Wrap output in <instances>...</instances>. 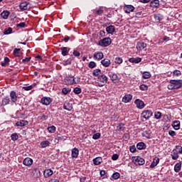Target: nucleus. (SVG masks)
Returning a JSON list of instances; mask_svg holds the SVG:
<instances>
[{
	"label": "nucleus",
	"mask_w": 182,
	"mask_h": 182,
	"mask_svg": "<svg viewBox=\"0 0 182 182\" xmlns=\"http://www.w3.org/2000/svg\"><path fill=\"white\" fill-rule=\"evenodd\" d=\"M69 92H70V88H69V87H64L62 90V93H63V95H68V93H69Z\"/></svg>",
	"instance_id": "obj_50"
},
{
	"label": "nucleus",
	"mask_w": 182,
	"mask_h": 182,
	"mask_svg": "<svg viewBox=\"0 0 182 182\" xmlns=\"http://www.w3.org/2000/svg\"><path fill=\"white\" fill-rule=\"evenodd\" d=\"M112 43V39L110 38H105L102 40H100L98 42L99 46L102 48H106Z\"/></svg>",
	"instance_id": "obj_2"
},
{
	"label": "nucleus",
	"mask_w": 182,
	"mask_h": 182,
	"mask_svg": "<svg viewBox=\"0 0 182 182\" xmlns=\"http://www.w3.org/2000/svg\"><path fill=\"white\" fill-rule=\"evenodd\" d=\"M112 178L114 180H118V178H120V173L119 172H115L112 174Z\"/></svg>",
	"instance_id": "obj_41"
},
{
	"label": "nucleus",
	"mask_w": 182,
	"mask_h": 182,
	"mask_svg": "<svg viewBox=\"0 0 182 182\" xmlns=\"http://www.w3.org/2000/svg\"><path fill=\"white\" fill-rule=\"evenodd\" d=\"M11 139L13 141H16V139H18V134L14 133L11 135Z\"/></svg>",
	"instance_id": "obj_51"
},
{
	"label": "nucleus",
	"mask_w": 182,
	"mask_h": 182,
	"mask_svg": "<svg viewBox=\"0 0 182 182\" xmlns=\"http://www.w3.org/2000/svg\"><path fill=\"white\" fill-rule=\"evenodd\" d=\"M64 110H68V112H70L72 109H73V105L70 104V102H65L63 105Z\"/></svg>",
	"instance_id": "obj_19"
},
{
	"label": "nucleus",
	"mask_w": 182,
	"mask_h": 182,
	"mask_svg": "<svg viewBox=\"0 0 182 182\" xmlns=\"http://www.w3.org/2000/svg\"><path fill=\"white\" fill-rule=\"evenodd\" d=\"M41 103L44 106H49L52 103V98L50 97H43L41 98Z\"/></svg>",
	"instance_id": "obj_3"
},
{
	"label": "nucleus",
	"mask_w": 182,
	"mask_h": 182,
	"mask_svg": "<svg viewBox=\"0 0 182 182\" xmlns=\"http://www.w3.org/2000/svg\"><path fill=\"white\" fill-rule=\"evenodd\" d=\"M176 149L178 150V153H180V154H182V146H176Z\"/></svg>",
	"instance_id": "obj_59"
},
{
	"label": "nucleus",
	"mask_w": 182,
	"mask_h": 182,
	"mask_svg": "<svg viewBox=\"0 0 182 182\" xmlns=\"http://www.w3.org/2000/svg\"><path fill=\"white\" fill-rule=\"evenodd\" d=\"M93 163L95 166H99L100 164H102V163H103V159L100 156L96 157L93 159Z\"/></svg>",
	"instance_id": "obj_22"
},
{
	"label": "nucleus",
	"mask_w": 182,
	"mask_h": 182,
	"mask_svg": "<svg viewBox=\"0 0 182 182\" xmlns=\"http://www.w3.org/2000/svg\"><path fill=\"white\" fill-rule=\"evenodd\" d=\"M104 55H103V53L102 52H95L94 53V59L95 60H102V58H104Z\"/></svg>",
	"instance_id": "obj_7"
},
{
	"label": "nucleus",
	"mask_w": 182,
	"mask_h": 182,
	"mask_svg": "<svg viewBox=\"0 0 182 182\" xmlns=\"http://www.w3.org/2000/svg\"><path fill=\"white\" fill-rule=\"evenodd\" d=\"M40 144L42 149H45L46 147H48L49 144H50V142H49V141H41Z\"/></svg>",
	"instance_id": "obj_40"
},
{
	"label": "nucleus",
	"mask_w": 182,
	"mask_h": 182,
	"mask_svg": "<svg viewBox=\"0 0 182 182\" xmlns=\"http://www.w3.org/2000/svg\"><path fill=\"white\" fill-rule=\"evenodd\" d=\"M173 76H181V71H180L178 70H175L173 72Z\"/></svg>",
	"instance_id": "obj_52"
},
{
	"label": "nucleus",
	"mask_w": 182,
	"mask_h": 182,
	"mask_svg": "<svg viewBox=\"0 0 182 182\" xmlns=\"http://www.w3.org/2000/svg\"><path fill=\"white\" fill-rule=\"evenodd\" d=\"M134 159L135 160V164L136 166H143V164L146 163L144 159L140 156H135Z\"/></svg>",
	"instance_id": "obj_5"
},
{
	"label": "nucleus",
	"mask_w": 182,
	"mask_h": 182,
	"mask_svg": "<svg viewBox=\"0 0 182 182\" xmlns=\"http://www.w3.org/2000/svg\"><path fill=\"white\" fill-rule=\"evenodd\" d=\"M172 127L175 130H180V121L176 120L172 122Z\"/></svg>",
	"instance_id": "obj_28"
},
{
	"label": "nucleus",
	"mask_w": 182,
	"mask_h": 182,
	"mask_svg": "<svg viewBox=\"0 0 182 182\" xmlns=\"http://www.w3.org/2000/svg\"><path fill=\"white\" fill-rule=\"evenodd\" d=\"M117 130H118V132H123V130H124V124H119L117 127Z\"/></svg>",
	"instance_id": "obj_46"
},
{
	"label": "nucleus",
	"mask_w": 182,
	"mask_h": 182,
	"mask_svg": "<svg viewBox=\"0 0 182 182\" xmlns=\"http://www.w3.org/2000/svg\"><path fill=\"white\" fill-rule=\"evenodd\" d=\"M141 116H142V117H144V119H146V120H147V119H150V117H151V116H153V112H151L149 109H146V110H144L141 113Z\"/></svg>",
	"instance_id": "obj_4"
},
{
	"label": "nucleus",
	"mask_w": 182,
	"mask_h": 182,
	"mask_svg": "<svg viewBox=\"0 0 182 182\" xmlns=\"http://www.w3.org/2000/svg\"><path fill=\"white\" fill-rule=\"evenodd\" d=\"M60 50H61V54L63 55V56H66V55H68V53H69V48L67 47L61 48Z\"/></svg>",
	"instance_id": "obj_35"
},
{
	"label": "nucleus",
	"mask_w": 182,
	"mask_h": 182,
	"mask_svg": "<svg viewBox=\"0 0 182 182\" xmlns=\"http://www.w3.org/2000/svg\"><path fill=\"white\" fill-rule=\"evenodd\" d=\"M181 170V163L178 162L174 166V171L178 173Z\"/></svg>",
	"instance_id": "obj_37"
},
{
	"label": "nucleus",
	"mask_w": 182,
	"mask_h": 182,
	"mask_svg": "<svg viewBox=\"0 0 182 182\" xmlns=\"http://www.w3.org/2000/svg\"><path fill=\"white\" fill-rule=\"evenodd\" d=\"M136 149H138V150H144V149H146V144H144V142H139L136 144Z\"/></svg>",
	"instance_id": "obj_34"
},
{
	"label": "nucleus",
	"mask_w": 182,
	"mask_h": 182,
	"mask_svg": "<svg viewBox=\"0 0 182 182\" xmlns=\"http://www.w3.org/2000/svg\"><path fill=\"white\" fill-rule=\"evenodd\" d=\"M159 163H160V159H159V158L154 159L153 162L150 165L151 168H154V167H156V166H157V164H159Z\"/></svg>",
	"instance_id": "obj_32"
},
{
	"label": "nucleus",
	"mask_w": 182,
	"mask_h": 182,
	"mask_svg": "<svg viewBox=\"0 0 182 182\" xmlns=\"http://www.w3.org/2000/svg\"><path fill=\"white\" fill-rule=\"evenodd\" d=\"M32 173L33 177H39L41 176V171H39L38 168H33L32 170Z\"/></svg>",
	"instance_id": "obj_33"
},
{
	"label": "nucleus",
	"mask_w": 182,
	"mask_h": 182,
	"mask_svg": "<svg viewBox=\"0 0 182 182\" xmlns=\"http://www.w3.org/2000/svg\"><path fill=\"white\" fill-rule=\"evenodd\" d=\"M142 136L146 137V139H151V131L146 130L142 132Z\"/></svg>",
	"instance_id": "obj_27"
},
{
	"label": "nucleus",
	"mask_w": 182,
	"mask_h": 182,
	"mask_svg": "<svg viewBox=\"0 0 182 182\" xmlns=\"http://www.w3.org/2000/svg\"><path fill=\"white\" fill-rule=\"evenodd\" d=\"M28 5H29V2L23 1L20 4L19 8L23 11H26V9H28Z\"/></svg>",
	"instance_id": "obj_26"
},
{
	"label": "nucleus",
	"mask_w": 182,
	"mask_h": 182,
	"mask_svg": "<svg viewBox=\"0 0 182 182\" xmlns=\"http://www.w3.org/2000/svg\"><path fill=\"white\" fill-rule=\"evenodd\" d=\"M154 117L156 120L161 119V112H154Z\"/></svg>",
	"instance_id": "obj_44"
},
{
	"label": "nucleus",
	"mask_w": 182,
	"mask_h": 182,
	"mask_svg": "<svg viewBox=\"0 0 182 182\" xmlns=\"http://www.w3.org/2000/svg\"><path fill=\"white\" fill-rule=\"evenodd\" d=\"M28 124L29 122L25 120H20L16 123L17 127H23V126H28Z\"/></svg>",
	"instance_id": "obj_11"
},
{
	"label": "nucleus",
	"mask_w": 182,
	"mask_h": 182,
	"mask_svg": "<svg viewBox=\"0 0 182 182\" xmlns=\"http://www.w3.org/2000/svg\"><path fill=\"white\" fill-rule=\"evenodd\" d=\"M71 156L73 159H77L79 156V149L77 148H74L71 151Z\"/></svg>",
	"instance_id": "obj_15"
},
{
	"label": "nucleus",
	"mask_w": 182,
	"mask_h": 182,
	"mask_svg": "<svg viewBox=\"0 0 182 182\" xmlns=\"http://www.w3.org/2000/svg\"><path fill=\"white\" fill-rule=\"evenodd\" d=\"M133 99V95L130 94L125 95L122 98L124 103H129Z\"/></svg>",
	"instance_id": "obj_9"
},
{
	"label": "nucleus",
	"mask_w": 182,
	"mask_h": 182,
	"mask_svg": "<svg viewBox=\"0 0 182 182\" xmlns=\"http://www.w3.org/2000/svg\"><path fill=\"white\" fill-rule=\"evenodd\" d=\"M20 119H26V115L25 114H20V116H19Z\"/></svg>",
	"instance_id": "obj_64"
},
{
	"label": "nucleus",
	"mask_w": 182,
	"mask_h": 182,
	"mask_svg": "<svg viewBox=\"0 0 182 182\" xmlns=\"http://www.w3.org/2000/svg\"><path fill=\"white\" fill-rule=\"evenodd\" d=\"M108 75L112 82H117L119 80V76L113 72H109Z\"/></svg>",
	"instance_id": "obj_8"
},
{
	"label": "nucleus",
	"mask_w": 182,
	"mask_h": 182,
	"mask_svg": "<svg viewBox=\"0 0 182 182\" xmlns=\"http://www.w3.org/2000/svg\"><path fill=\"white\" fill-rule=\"evenodd\" d=\"M124 11L126 14H130L134 11V6L132 5H127L124 7Z\"/></svg>",
	"instance_id": "obj_13"
},
{
	"label": "nucleus",
	"mask_w": 182,
	"mask_h": 182,
	"mask_svg": "<svg viewBox=\"0 0 182 182\" xmlns=\"http://www.w3.org/2000/svg\"><path fill=\"white\" fill-rule=\"evenodd\" d=\"M98 82H100L101 83H107V77L103 74H101L97 77Z\"/></svg>",
	"instance_id": "obj_16"
},
{
	"label": "nucleus",
	"mask_w": 182,
	"mask_h": 182,
	"mask_svg": "<svg viewBox=\"0 0 182 182\" xmlns=\"http://www.w3.org/2000/svg\"><path fill=\"white\" fill-rule=\"evenodd\" d=\"M75 79V77H67L65 80L68 82V85H75L76 84Z\"/></svg>",
	"instance_id": "obj_25"
},
{
	"label": "nucleus",
	"mask_w": 182,
	"mask_h": 182,
	"mask_svg": "<svg viewBox=\"0 0 182 182\" xmlns=\"http://www.w3.org/2000/svg\"><path fill=\"white\" fill-rule=\"evenodd\" d=\"M30 60H31V57H28V58L23 59V63H26L29 62Z\"/></svg>",
	"instance_id": "obj_63"
},
{
	"label": "nucleus",
	"mask_w": 182,
	"mask_h": 182,
	"mask_svg": "<svg viewBox=\"0 0 182 182\" xmlns=\"http://www.w3.org/2000/svg\"><path fill=\"white\" fill-rule=\"evenodd\" d=\"M143 79H150L151 77V74L150 72H144L142 74Z\"/></svg>",
	"instance_id": "obj_39"
},
{
	"label": "nucleus",
	"mask_w": 182,
	"mask_h": 182,
	"mask_svg": "<svg viewBox=\"0 0 182 182\" xmlns=\"http://www.w3.org/2000/svg\"><path fill=\"white\" fill-rule=\"evenodd\" d=\"M150 5H151V8H158V6H160V1L154 0V1H151Z\"/></svg>",
	"instance_id": "obj_31"
},
{
	"label": "nucleus",
	"mask_w": 182,
	"mask_h": 182,
	"mask_svg": "<svg viewBox=\"0 0 182 182\" xmlns=\"http://www.w3.org/2000/svg\"><path fill=\"white\" fill-rule=\"evenodd\" d=\"M10 97L13 103H15L16 100H18V96L16 95V92L15 91H11L10 92Z\"/></svg>",
	"instance_id": "obj_20"
},
{
	"label": "nucleus",
	"mask_w": 182,
	"mask_h": 182,
	"mask_svg": "<svg viewBox=\"0 0 182 182\" xmlns=\"http://www.w3.org/2000/svg\"><path fill=\"white\" fill-rule=\"evenodd\" d=\"M115 31H116V28L114 26H109L106 28V31L107 32V33L110 35H113Z\"/></svg>",
	"instance_id": "obj_21"
},
{
	"label": "nucleus",
	"mask_w": 182,
	"mask_h": 182,
	"mask_svg": "<svg viewBox=\"0 0 182 182\" xmlns=\"http://www.w3.org/2000/svg\"><path fill=\"white\" fill-rule=\"evenodd\" d=\"M16 26L17 28H25V26H26V23H25V22H21L20 23L16 24Z\"/></svg>",
	"instance_id": "obj_56"
},
{
	"label": "nucleus",
	"mask_w": 182,
	"mask_h": 182,
	"mask_svg": "<svg viewBox=\"0 0 182 182\" xmlns=\"http://www.w3.org/2000/svg\"><path fill=\"white\" fill-rule=\"evenodd\" d=\"M171 156L172 160H177L179 157L178 151H177L176 149H173L172 152H171Z\"/></svg>",
	"instance_id": "obj_18"
},
{
	"label": "nucleus",
	"mask_w": 182,
	"mask_h": 182,
	"mask_svg": "<svg viewBox=\"0 0 182 182\" xmlns=\"http://www.w3.org/2000/svg\"><path fill=\"white\" fill-rule=\"evenodd\" d=\"M9 11H4L3 12H1V18H3V19H8V17L9 16Z\"/></svg>",
	"instance_id": "obj_38"
},
{
	"label": "nucleus",
	"mask_w": 182,
	"mask_h": 182,
	"mask_svg": "<svg viewBox=\"0 0 182 182\" xmlns=\"http://www.w3.org/2000/svg\"><path fill=\"white\" fill-rule=\"evenodd\" d=\"M73 56H75V58H79V56H80V53L77 50H74L73 52Z\"/></svg>",
	"instance_id": "obj_55"
},
{
	"label": "nucleus",
	"mask_w": 182,
	"mask_h": 182,
	"mask_svg": "<svg viewBox=\"0 0 182 182\" xmlns=\"http://www.w3.org/2000/svg\"><path fill=\"white\" fill-rule=\"evenodd\" d=\"M9 102H11L9 97H6L2 100L1 106H6V105H9Z\"/></svg>",
	"instance_id": "obj_30"
},
{
	"label": "nucleus",
	"mask_w": 182,
	"mask_h": 182,
	"mask_svg": "<svg viewBox=\"0 0 182 182\" xmlns=\"http://www.w3.org/2000/svg\"><path fill=\"white\" fill-rule=\"evenodd\" d=\"M181 87H182V80H171L170 84L168 85L169 90L180 89Z\"/></svg>",
	"instance_id": "obj_1"
},
{
	"label": "nucleus",
	"mask_w": 182,
	"mask_h": 182,
	"mask_svg": "<svg viewBox=\"0 0 182 182\" xmlns=\"http://www.w3.org/2000/svg\"><path fill=\"white\" fill-rule=\"evenodd\" d=\"M119 159V155L117 154H114L112 156V160L116 161Z\"/></svg>",
	"instance_id": "obj_60"
},
{
	"label": "nucleus",
	"mask_w": 182,
	"mask_h": 182,
	"mask_svg": "<svg viewBox=\"0 0 182 182\" xmlns=\"http://www.w3.org/2000/svg\"><path fill=\"white\" fill-rule=\"evenodd\" d=\"M134 102L136 105V107L138 109H144V102H143L142 100L138 99L136 100Z\"/></svg>",
	"instance_id": "obj_14"
},
{
	"label": "nucleus",
	"mask_w": 182,
	"mask_h": 182,
	"mask_svg": "<svg viewBox=\"0 0 182 182\" xmlns=\"http://www.w3.org/2000/svg\"><path fill=\"white\" fill-rule=\"evenodd\" d=\"M154 18L155 21H157L158 22H160L164 19V16L161 14H154Z\"/></svg>",
	"instance_id": "obj_29"
},
{
	"label": "nucleus",
	"mask_w": 182,
	"mask_h": 182,
	"mask_svg": "<svg viewBox=\"0 0 182 182\" xmlns=\"http://www.w3.org/2000/svg\"><path fill=\"white\" fill-rule=\"evenodd\" d=\"M23 164L27 166H32V164H33V160L29 157H27L23 161Z\"/></svg>",
	"instance_id": "obj_10"
},
{
	"label": "nucleus",
	"mask_w": 182,
	"mask_h": 182,
	"mask_svg": "<svg viewBox=\"0 0 182 182\" xmlns=\"http://www.w3.org/2000/svg\"><path fill=\"white\" fill-rule=\"evenodd\" d=\"M114 63H118V65H121V63H123V59L120 57H116Z\"/></svg>",
	"instance_id": "obj_45"
},
{
	"label": "nucleus",
	"mask_w": 182,
	"mask_h": 182,
	"mask_svg": "<svg viewBox=\"0 0 182 182\" xmlns=\"http://www.w3.org/2000/svg\"><path fill=\"white\" fill-rule=\"evenodd\" d=\"M100 136H101L100 133H96V134H93L92 139L94 140H97V139H100Z\"/></svg>",
	"instance_id": "obj_53"
},
{
	"label": "nucleus",
	"mask_w": 182,
	"mask_h": 182,
	"mask_svg": "<svg viewBox=\"0 0 182 182\" xmlns=\"http://www.w3.org/2000/svg\"><path fill=\"white\" fill-rule=\"evenodd\" d=\"M145 48H147V44L144 42H139L136 44L137 50H143Z\"/></svg>",
	"instance_id": "obj_12"
},
{
	"label": "nucleus",
	"mask_w": 182,
	"mask_h": 182,
	"mask_svg": "<svg viewBox=\"0 0 182 182\" xmlns=\"http://www.w3.org/2000/svg\"><path fill=\"white\" fill-rule=\"evenodd\" d=\"M53 175V171L52 169H46L43 172V176L45 178H48V177H50V176Z\"/></svg>",
	"instance_id": "obj_17"
},
{
	"label": "nucleus",
	"mask_w": 182,
	"mask_h": 182,
	"mask_svg": "<svg viewBox=\"0 0 182 182\" xmlns=\"http://www.w3.org/2000/svg\"><path fill=\"white\" fill-rule=\"evenodd\" d=\"M139 89L141 90H144H144H147V89H149V87L146 85L143 84V85H141L139 86Z\"/></svg>",
	"instance_id": "obj_54"
},
{
	"label": "nucleus",
	"mask_w": 182,
	"mask_h": 182,
	"mask_svg": "<svg viewBox=\"0 0 182 182\" xmlns=\"http://www.w3.org/2000/svg\"><path fill=\"white\" fill-rule=\"evenodd\" d=\"M101 64L105 68H109L110 66V60L105 58L104 60H101Z\"/></svg>",
	"instance_id": "obj_24"
},
{
	"label": "nucleus",
	"mask_w": 182,
	"mask_h": 182,
	"mask_svg": "<svg viewBox=\"0 0 182 182\" xmlns=\"http://www.w3.org/2000/svg\"><path fill=\"white\" fill-rule=\"evenodd\" d=\"M12 33V28L9 27L7 29H6L4 32V35H9Z\"/></svg>",
	"instance_id": "obj_49"
},
{
	"label": "nucleus",
	"mask_w": 182,
	"mask_h": 182,
	"mask_svg": "<svg viewBox=\"0 0 182 182\" xmlns=\"http://www.w3.org/2000/svg\"><path fill=\"white\" fill-rule=\"evenodd\" d=\"M88 68H90V69H95V68H96V63L94 61L90 62L88 64Z\"/></svg>",
	"instance_id": "obj_48"
},
{
	"label": "nucleus",
	"mask_w": 182,
	"mask_h": 182,
	"mask_svg": "<svg viewBox=\"0 0 182 182\" xmlns=\"http://www.w3.org/2000/svg\"><path fill=\"white\" fill-rule=\"evenodd\" d=\"M129 62H130V63H140V62H141V58H130L129 59Z\"/></svg>",
	"instance_id": "obj_23"
},
{
	"label": "nucleus",
	"mask_w": 182,
	"mask_h": 182,
	"mask_svg": "<svg viewBox=\"0 0 182 182\" xmlns=\"http://www.w3.org/2000/svg\"><path fill=\"white\" fill-rule=\"evenodd\" d=\"M129 151H131V153H135L136 146L134 145L129 146Z\"/></svg>",
	"instance_id": "obj_57"
},
{
	"label": "nucleus",
	"mask_w": 182,
	"mask_h": 182,
	"mask_svg": "<svg viewBox=\"0 0 182 182\" xmlns=\"http://www.w3.org/2000/svg\"><path fill=\"white\" fill-rule=\"evenodd\" d=\"M94 15H96L97 16H102L103 15L105 10L102 7H99L95 9V10H92Z\"/></svg>",
	"instance_id": "obj_6"
},
{
	"label": "nucleus",
	"mask_w": 182,
	"mask_h": 182,
	"mask_svg": "<svg viewBox=\"0 0 182 182\" xmlns=\"http://www.w3.org/2000/svg\"><path fill=\"white\" fill-rule=\"evenodd\" d=\"M73 92L75 95H80L82 93V89L80 87H75Z\"/></svg>",
	"instance_id": "obj_47"
},
{
	"label": "nucleus",
	"mask_w": 182,
	"mask_h": 182,
	"mask_svg": "<svg viewBox=\"0 0 182 182\" xmlns=\"http://www.w3.org/2000/svg\"><path fill=\"white\" fill-rule=\"evenodd\" d=\"M93 76L97 77H100L102 75V70L100 69H95L92 73Z\"/></svg>",
	"instance_id": "obj_36"
},
{
	"label": "nucleus",
	"mask_w": 182,
	"mask_h": 182,
	"mask_svg": "<svg viewBox=\"0 0 182 182\" xmlns=\"http://www.w3.org/2000/svg\"><path fill=\"white\" fill-rule=\"evenodd\" d=\"M23 89H24V90H32V89H33V86L29 85V86L23 87Z\"/></svg>",
	"instance_id": "obj_58"
},
{
	"label": "nucleus",
	"mask_w": 182,
	"mask_h": 182,
	"mask_svg": "<svg viewBox=\"0 0 182 182\" xmlns=\"http://www.w3.org/2000/svg\"><path fill=\"white\" fill-rule=\"evenodd\" d=\"M168 134H169V136H171V137H174V136H176V132H174V131H172V130H170L169 132H168Z\"/></svg>",
	"instance_id": "obj_61"
},
{
	"label": "nucleus",
	"mask_w": 182,
	"mask_h": 182,
	"mask_svg": "<svg viewBox=\"0 0 182 182\" xmlns=\"http://www.w3.org/2000/svg\"><path fill=\"white\" fill-rule=\"evenodd\" d=\"M73 58H68L66 61H65V65H72V60Z\"/></svg>",
	"instance_id": "obj_62"
},
{
	"label": "nucleus",
	"mask_w": 182,
	"mask_h": 182,
	"mask_svg": "<svg viewBox=\"0 0 182 182\" xmlns=\"http://www.w3.org/2000/svg\"><path fill=\"white\" fill-rule=\"evenodd\" d=\"M19 52H21V48H15L13 53L16 57L19 58Z\"/></svg>",
	"instance_id": "obj_43"
},
{
	"label": "nucleus",
	"mask_w": 182,
	"mask_h": 182,
	"mask_svg": "<svg viewBox=\"0 0 182 182\" xmlns=\"http://www.w3.org/2000/svg\"><path fill=\"white\" fill-rule=\"evenodd\" d=\"M48 130L49 133H55V132H56V127H55L53 125L51 127H48Z\"/></svg>",
	"instance_id": "obj_42"
}]
</instances>
